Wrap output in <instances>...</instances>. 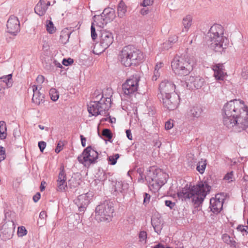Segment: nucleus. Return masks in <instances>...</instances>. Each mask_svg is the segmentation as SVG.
<instances>
[{"instance_id":"1","label":"nucleus","mask_w":248,"mask_h":248,"mask_svg":"<svg viewBox=\"0 0 248 248\" xmlns=\"http://www.w3.org/2000/svg\"><path fill=\"white\" fill-rule=\"evenodd\" d=\"M223 122L229 128L234 127L239 132L248 127V107L243 101L233 99L226 103L222 109Z\"/></svg>"},{"instance_id":"2","label":"nucleus","mask_w":248,"mask_h":248,"mask_svg":"<svg viewBox=\"0 0 248 248\" xmlns=\"http://www.w3.org/2000/svg\"><path fill=\"white\" fill-rule=\"evenodd\" d=\"M211 189L207 181H200L195 186H191L186 185L177 193V196L182 201L191 199L193 204L198 206L202 203Z\"/></svg>"},{"instance_id":"3","label":"nucleus","mask_w":248,"mask_h":248,"mask_svg":"<svg viewBox=\"0 0 248 248\" xmlns=\"http://www.w3.org/2000/svg\"><path fill=\"white\" fill-rule=\"evenodd\" d=\"M94 100L91 101L88 105V111L93 116L98 115H107L108 111L110 107L111 99L110 97H104L103 94L96 90L93 95Z\"/></svg>"},{"instance_id":"4","label":"nucleus","mask_w":248,"mask_h":248,"mask_svg":"<svg viewBox=\"0 0 248 248\" xmlns=\"http://www.w3.org/2000/svg\"><path fill=\"white\" fill-rule=\"evenodd\" d=\"M223 34V28L219 24L213 25L207 33L211 42L210 47L216 52H221L228 44V40Z\"/></svg>"},{"instance_id":"5","label":"nucleus","mask_w":248,"mask_h":248,"mask_svg":"<svg viewBox=\"0 0 248 248\" xmlns=\"http://www.w3.org/2000/svg\"><path fill=\"white\" fill-rule=\"evenodd\" d=\"M143 58L141 51L132 45L124 47L118 55V60L125 67L135 66L140 62Z\"/></svg>"},{"instance_id":"6","label":"nucleus","mask_w":248,"mask_h":248,"mask_svg":"<svg viewBox=\"0 0 248 248\" xmlns=\"http://www.w3.org/2000/svg\"><path fill=\"white\" fill-rule=\"evenodd\" d=\"M171 67L175 74L186 76L193 70V62L187 57L177 56L171 62Z\"/></svg>"},{"instance_id":"7","label":"nucleus","mask_w":248,"mask_h":248,"mask_svg":"<svg viewBox=\"0 0 248 248\" xmlns=\"http://www.w3.org/2000/svg\"><path fill=\"white\" fill-rule=\"evenodd\" d=\"M114 211L113 203L106 200L96 207L95 218L98 221H109L111 220Z\"/></svg>"},{"instance_id":"8","label":"nucleus","mask_w":248,"mask_h":248,"mask_svg":"<svg viewBox=\"0 0 248 248\" xmlns=\"http://www.w3.org/2000/svg\"><path fill=\"white\" fill-rule=\"evenodd\" d=\"M113 36L111 32L102 30L100 34V41L96 43L94 46L93 53L99 54L103 52L113 43Z\"/></svg>"},{"instance_id":"9","label":"nucleus","mask_w":248,"mask_h":248,"mask_svg":"<svg viewBox=\"0 0 248 248\" xmlns=\"http://www.w3.org/2000/svg\"><path fill=\"white\" fill-rule=\"evenodd\" d=\"M166 174L160 170H155L154 171H149L145 179L150 186L158 188L166 183Z\"/></svg>"},{"instance_id":"10","label":"nucleus","mask_w":248,"mask_h":248,"mask_svg":"<svg viewBox=\"0 0 248 248\" xmlns=\"http://www.w3.org/2000/svg\"><path fill=\"white\" fill-rule=\"evenodd\" d=\"M98 158V153L91 146H89L78 156V160L85 166L86 164L90 165L95 163Z\"/></svg>"},{"instance_id":"11","label":"nucleus","mask_w":248,"mask_h":248,"mask_svg":"<svg viewBox=\"0 0 248 248\" xmlns=\"http://www.w3.org/2000/svg\"><path fill=\"white\" fill-rule=\"evenodd\" d=\"M140 80V76L137 74L133 75L127 79L122 85L124 94L125 95H130L136 92L138 90Z\"/></svg>"},{"instance_id":"12","label":"nucleus","mask_w":248,"mask_h":248,"mask_svg":"<svg viewBox=\"0 0 248 248\" xmlns=\"http://www.w3.org/2000/svg\"><path fill=\"white\" fill-rule=\"evenodd\" d=\"M162 102L163 106L169 110L175 109L179 104V96L176 93H173L158 98Z\"/></svg>"},{"instance_id":"13","label":"nucleus","mask_w":248,"mask_h":248,"mask_svg":"<svg viewBox=\"0 0 248 248\" xmlns=\"http://www.w3.org/2000/svg\"><path fill=\"white\" fill-rule=\"evenodd\" d=\"M175 86L171 81L165 80L162 81L159 85V93L157 94L158 98H163L166 95H170L175 93Z\"/></svg>"},{"instance_id":"14","label":"nucleus","mask_w":248,"mask_h":248,"mask_svg":"<svg viewBox=\"0 0 248 248\" xmlns=\"http://www.w3.org/2000/svg\"><path fill=\"white\" fill-rule=\"evenodd\" d=\"M203 113V108L199 104L190 105L187 109L186 117L189 120H194L201 117Z\"/></svg>"},{"instance_id":"15","label":"nucleus","mask_w":248,"mask_h":248,"mask_svg":"<svg viewBox=\"0 0 248 248\" xmlns=\"http://www.w3.org/2000/svg\"><path fill=\"white\" fill-rule=\"evenodd\" d=\"M7 31L16 36L20 31V22L18 18L13 15L10 16L6 24Z\"/></svg>"},{"instance_id":"16","label":"nucleus","mask_w":248,"mask_h":248,"mask_svg":"<svg viewBox=\"0 0 248 248\" xmlns=\"http://www.w3.org/2000/svg\"><path fill=\"white\" fill-rule=\"evenodd\" d=\"M204 83V79L200 76H190L186 80L187 87L189 89L201 88Z\"/></svg>"},{"instance_id":"17","label":"nucleus","mask_w":248,"mask_h":248,"mask_svg":"<svg viewBox=\"0 0 248 248\" xmlns=\"http://www.w3.org/2000/svg\"><path fill=\"white\" fill-rule=\"evenodd\" d=\"M90 202L89 197L88 193L83 194L78 196L75 200V203L78 208L79 212H84Z\"/></svg>"},{"instance_id":"18","label":"nucleus","mask_w":248,"mask_h":248,"mask_svg":"<svg viewBox=\"0 0 248 248\" xmlns=\"http://www.w3.org/2000/svg\"><path fill=\"white\" fill-rule=\"evenodd\" d=\"M217 196H222V194H217L215 198H212L210 201V208L211 210L214 213L220 212L223 207V202L218 200L217 199Z\"/></svg>"},{"instance_id":"19","label":"nucleus","mask_w":248,"mask_h":248,"mask_svg":"<svg viewBox=\"0 0 248 248\" xmlns=\"http://www.w3.org/2000/svg\"><path fill=\"white\" fill-rule=\"evenodd\" d=\"M212 69L214 71V77L217 80H223L227 76L222 63H218L213 65Z\"/></svg>"},{"instance_id":"20","label":"nucleus","mask_w":248,"mask_h":248,"mask_svg":"<svg viewBox=\"0 0 248 248\" xmlns=\"http://www.w3.org/2000/svg\"><path fill=\"white\" fill-rule=\"evenodd\" d=\"M13 234L12 228L9 227L8 224H3L0 229V237L1 240L6 241L10 239Z\"/></svg>"},{"instance_id":"21","label":"nucleus","mask_w":248,"mask_h":248,"mask_svg":"<svg viewBox=\"0 0 248 248\" xmlns=\"http://www.w3.org/2000/svg\"><path fill=\"white\" fill-rule=\"evenodd\" d=\"M115 17V11L114 9H112V12H110L109 14L107 15L105 17H102V18H99V19L101 20V25H99V26H103L104 25H106L108 22H110L113 20Z\"/></svg>"},{"instance_id":"22","label":"nucleus","mask_w":248,"mask_h":248,"mask_svg":"<svg viewBox=\"0 0 248 248\" xmlns=\"http://www.w3.org/2000/svg\"><path fill=\"white\" fill-rule=\"evenodd\" d=\"M126 6L124 2L121 0L118 4L117 6V14L118 17L122 18L125 16L126 12Z\"/></svg>"},{"instance_id":"23","label":"nucleus","mask_w":248,"mask_h":248,"mask_svg":"<svg viewBox=\"0 0 248 248\" xmlns=\"http://www.w3.org/2000/svg\"><path fill=\"white\" fill-rule=\"evenodd\" d=\"M32 101L35 104L39 105L44 102V94L40 92L33 94Z\"/></svg>"},{"instance_id":"24","label":"nucleus","mask_w":248,"mask_h":248,"mask_svg":"<svg viewBox=\"0 0 248 248\" xmlns=\"http://www.w3.org/2000/svg\"><path fill=\"white\" fill-rule=\"evenodd\" d=\"M152 225L155 230V231L159 234L162 229L163 226L160 223V221L158 218H154L151 220Z\"/></svg>"},{"instance_id":"25","label":"nucleus","mask_w":248,"mask_h":248,"mask_svg":"<svg viewBox=\"0 0 248 248\" xmlns=\"http://www.w3.org/2000/svg\"><path fill=\"white\" fill-rule=\"evenodd\" d=\"M0 82L5 83L7 88L12 87L13 82L12 80V74H10L0 77Z\"/></svg>"},{"instance_id":"26","label":"nucleus","mask_w":248,"mask_h":248,"mask_svg":"<svg viewBox=\"0 0 248 248\" xmlns=\"http://www.w3.org/2000/svg\"><path fill=\"white\" fill-rule=\"evenodd\" d=\"M192 17L190 15H187L182 20V24L186 31H187L192 25Z\"/></svg>"},{"instance_id":"27","label":"nucleus","mask_w":248,"mask_h":248,"mask_svg":"<svg viewBox=\"0 0 248 248\" xmlns=\"http://www.w3.org/2000/svg\"><path fill=\"white\" fill-rule=\"evenodd\" d=\"M47 10L46 6H42L40 3H37L34 8V11L39 16H44Z\"/></svg>"},{"instance_id":"28","label":"nucleus","mask_w":248,"mask_h":248,"mask_svg":"<svg viewBox=\"0 0 248 248\" xmlns=\"http://www.w3.org/2000/svg\"><path fill=\"white\" fill-rule=\"evenodd\" d=\"M206 160L202 159L201 160L199 161L197 164L196 167L197 170L201 174L203 173L206 166Z\"/></svg>"},{"instance_id":"29","label":"nucleus","mask_w":248,"mask_h":248,"mask_svg":"<svg viewBox=\"0 0 248 248\" xmlns=\"http://www.w3.org/2000/svg\"><path fill=\"white\" fill-rule=\"evenodd\" d=\"M6 126L4 121H0V139L4 140L6 137Z\"/></svg>"},{"instance_id":"30","label":"nucleus","mask_w":248,"mask_h":248,"mask_svg":"<svg viewBox=\"0 0 248 248\" xmlns=\"http://www.w3.org/2000/svg\"><path fill=\"white\" fill-rule=\"evenodd\" d=\"M57 191L62 192L65 190L67 188V183L66 180H57Z\"/></svg>"},{"instance_id":"31","label":"nucleus","mask_w":248,"mask_h":248,"mask_svg":"<svg viewBox=\"0 0 248 248\" xmlns=\"http://www.w3.org/2000/svg\"><path fill=\"white\" fill-rule=\"evenodd\" d=\"M49 95L51 99L54 101H57L59 97L58 92L54 88H51L49 91Z\"/></svg>"},{"instance_id":"32","label":"nucleus","mask_w":248,"mask_h":248,"mask_svg":"<svg viewBox=\"0 0 248 248\" xmlns=\"http://www.w3.org/2000/svg\"><path fill=\"white\" fill-rule=\"evenodd\" d=\"M46 31L51 34L53 33L56 30L53 22L50 20H46Z\"/></svg>"},{"instance_id":"33","label":"nucleus","mask_w":248,"mask_h":248,"mask_svg":"<svg viewBox=\"0 0 248 248\" xmlns=\"http://www.w3.org/2000/svg\"><path fill=\"white\" fill-rule=\"evenodd\" d=\"M103 136L108 139V141H110L112 138V133L110 130L108 128L104 129L102 132Z\"/></svg>"},{"instance_id":"34","label":"nucleus","mask_w":248,"mask_h":248,"mask_svg":"<svg viewBox=\"0 0 248 248\" xmlns=\"http://www.w3.org/2000/svg\"><path fill=\"white\" fill-rule=\"evenodd\" d=\"M222 239L226 244L231 245V246H234L235 244V242L231 239L230 236L227 234H224L222 235Z\"/></svg>"},{"instance_id":"35","label":"nucleus","mask_w":248,"mask_h":248,"mask_svg":"<svg viewBox=\"0 0 248 248\" xmlns=\"http://www.w3.org/2000/svg\"><path fill=\"white\" fill-rule=\"evenodd\" d=\"M120 155L118 154H116L113 155H110L108 157V160L109 164L114 165L117 162V160L119 158Z\"/></svg>"},{"instance_id":"36","label":"nucleus","mask_w":248,"mask_h":248,"mask_svg":"<svg viewBox=\"0 0 248 248\" xmlns=\"http://www.w3.org/2000/svg\"><path fill=\"white\" fill-rule=\"evenodd\" d=\"M27 233V231L24 226H20L18 228L17 234L19 237H23Z\"/></svg>"},{"instance_id":"37","label":"nucleus","mask_w":248,"mask_h":248,"mask_svg":"<svg viewBox=\"0 0 248 248\" xmlns=\"http://www.w3.org/2000/svg\"><path fill=\"white\" fill-rule=\"evenodd\" d=\"M66 174H65L64 169H63V168H61L60 171L59 173L58 178L57 180H60L61 181L62 180H66Z\"/></svg>"},{"instance_id":"38","label":"nucleus","mask_w":248,"mask_h":248,"mask_svg":"<svg viewBox=\"0 0 248 248\" xmlns=\"http://www.w3.org/2000/svg\"><path fill=\"white\" fill-rule=\"evenodd\" d=\"M139 239L140 242H144L145 243L147 239V232L144 231H140L139 233Z\"/></svg>"},{"instance_id":"39","label":"nucleus","mask_w":248,"mask_h":248,"mask_svg":"<svg viewBox=\"0 0 248 248\" xmlns=\"http://www.w3.org/2000/svg\"><path fill=\"white\" fill-rule=\"evenodd\" d=\"M5 149L2 146H0V162L5 159Z\"/></svg>"},{"instance_id":"40","label":"nucleus","mask_w":248,"mask_h":248,"mask_svg":"<svg viewBox=\"0 0 248 248\" xmlns=\"http://www.w3.org/2000/svg\"><path fill=\"white\" fill-rule=\"evenodd\" d=\"M112 8H110L109 7L105 8L102 13L101 14L100 16H98L99 18H102V17H105L107 15L109 14L110 12H112Z\"/></svg>"},{"instance_id":"41","label":"nucleus","mask_w":248,"mask_h":248,"mask_svg":"<svg viewBox=\"0 0 248 248\" xmlns=\"http://www.w3.org/2000/svg\"><path fill=\"white\" fill-rule=\"evenodd\" d=\"M91 36L93 40H94L97 37V33L95 31V28L93 25V23L91 28Z\"/></svg>"},{"instance_id":"42","label":"nucleus","mask_w":248,"mask_h":248,"mask_svg":"<svg viewBox=\"0 0 248 248\" xmlns=\"http://www.w3.org/2000/svg\"><path fill=\"white\" fill-rule=\"evenodd\" d=\"M74 60L71 58L63 59L62 62V64L66 66L72 64Z\"/></svg>"},{"instance_id":"43","label":"nucleus","mask_w":248,"mask_h":248,"mask_svg":"<svg viewBox=\"0 0 248 248\" xmlns=\"http://www.w3.org/2000/svg\"><path fill=\"white\" fill-rule=\"evenodd\" d=\"M154 0H143L140 5L143 7L152 5L153 4Z\"/></svg>"},{"instance_id":"44","label":"nucleus","mask_w":248,"mask_h":248,"mask_svg":"<svg viewBox=\"0 0 248 248\" xmlns=\"http://www.w3.org/2000/svg\"><path fill=\"white\" fill-rule=\"evenodd\" d=\"M165 205L169 207L170 209H172L175 205V203L170 200L165 201Z\"/></svg>"},{"instance_id":"45","label":"nucleus","mask_w":248,"mask_h":248,"mask_svg":"<svg viewBox=\"0 0 248 248\" xmlns=\"http://www.w3.org/2000/svg\"><path fill=\"white\" fill-rule=\"evenodd\" d=\"M173 126V121L170 120L166 122L165 127L166 130L170 129Z\"/></svg>"},{"instance_id":"46","label":"nucleus","mask_w":248,"mask_h":248,"mask_svg":"<svg viewBox=\"0 0 248 248\" xmlns=\"http://www.w3.org/2000/svg\"><path fill=\"white\" fill-rule=\"evenodd\" d=\"M99 173H100L101 175L97 177L98 179L100 181H105L107 179V176L106 175L105 173L104 172L103 170H102L101 171L99 170Z\"/></svg>"},{"instance_id":"47","label":"nucleus","mask_w":248,"mask_h":248,"mask_svg":"<svg viewBox=\"0 0 248 248\" xmlns=\"http://www.w3.org/2000/svg\"><path fill=\"white\" fill-rule=\"evenodd\" d=\"M178 37L176 35H173L170 36L169 40H168V42H169L170 44H173L174 43H176L178 41Z\"/></svg>"},{"instance_id":"48","label":"nucleus","mask_w":248,"mask_h":248,"mask_svg":"<svg viewBox=\"0 0 248 248\" xmlns=\"http://www.w3.org/2000/svg\"><path fill=\"white\" fill-rule=\"evenodd\" d=\"M38 147L40 151L43 153L46 147V143L43 141H39L38 142Z\"/></svg>"},{"instance_id":"49","label":"nucleus","mask_w":248,"mask_h":248,"mask_svg":"<svg viewBox=\"0 0 248 248\" xmlns=\"http://www.w3.org/2000/svg\"><path fill=\"white\" fill-rule=\"evenodd\" d=\"M151 196L150 194L145 193L144 194V200H143V203L144 204H147L149 202Z\"/></svg>"},{"instance_id":"50","label":"nucleus","mask_w":248,"mask_h":248,"mask_svg":"<svg viewBox=\"0 0 248 248\" xmlns=\"http://www.w3.org/2000/svg\"><path fill=\"white\" fill-rule=\"evenodd\" d=\"M159 76L160 73L159 72V70L155 69L154 72V75L152 77V80L154 81L156 80V79Z\"/></svg>"},{"instance_id":"51","label":"nucleus","mask_w":248,"mask_h":248,"mask_svg":"<svg viewBox=\"0 0 248 248\" xmlns=\"http://www.w3.org/2000/svg\"><path fill=\"white\" fill-rule=\"evenodd\" d=\"M233 176V172L231 171L230 173H227L225 175L224 179L229 181H232V178Z\"/></svg>"},{"instance_id":"52","label":"nucleus","mask_w":248,"mask_h":248,"mask_svg":"<svg viewBox=\"0 0 248 248\" xmlns=\"http://www.w3.org/2000/svg\"><path fill=\"white\" fill-rule=\"evenodd\" d=\"M171 44H170L169 42L167 41L163 44V48L164 49H168L171 47Z\"/></svg>"},{"instance_id":"53","label":"nucleus","mask_w":248,"mask_h":248,"mask_svg":"<svg viewBox=\"0 0 248 248\" xmlns=\"http://www.w3.org/2000/svg\"><path fill=\"white\" fill-rule=\"evenodd\" d=\"M44 80H45V78L44 76H43L42 75H39L36 79V81H37V82L38 83H41V84L43 83V82L44 81Z\"/></svg>"},{"instance_id":"54","label":"nucleus","mask_w":248,"mask_h":248,"mask_svg":"<svg viewBox=\"0 0 248 248\" xmlns=\"http://www.w3.org/2000/svg\"><path fill=\"white\" fill-rule=\"evenodd\" d=\"M47 217L46 213L45 211H42L39 214V218L41 219H46Z\"/></svg>"},{"instance_id":"55","label":"nucleus","mask_w":248,"mask_h":248,"mask_svg":"<svg viewBox=\"0 0 248 248\" xmlns=\"http://www.w3.org/2000/svg\"><path fill=\"white\" fill-rule=\"evenodd\" d=\"M40 197H41L40 193L39 192H37V193H36V194L35 195L33 196V200L35 202H36L40 199Z\"/></svg>"},{"instance_id":"56","label":"nucleus","mask_w":248,"mask_h":248,"mask_svg":"<svg viewBox=\"0 0 248 248\" xmlns=\"http://www.w3.org/2000/svg\"><path fill=\"white\" fill-rule=\"evenodd\" d=\"M149 10L148 9H146V8H143L141 9L140 10V13L143 15V16H144V15H146L147 14H148L149 13Z\"/></svg>"},{"instance_id":"57","label":"nucleus","mask_w":248,"mask_h":248,"mask_svg":"<svg viewBox=\"0 0 248 248\" xmlns=\"http://www.w3.org/2000/svg\"><path fill=\"white\" fill-rule=\"evenodd\" d=\"M80 137L82 146L84 147L86 146V138H85L83 135H80Z\"/></svg>"},{"instance_id":"58","label":"nucleus","mask_w":248,"mask_h":248,"mask_svg":"<svg viewBox=\"0 0 248 248\" xmlns=\"http://www.w3.org/2000/svg\"><path fill=\"white\" fill-rule=\"evenodd\" d=\"M126 137H127V138L129 140H132V134H131L130 130H129V129L126 130Z\"/></svg>"},{"instance_id":"59","label":"nucleus","mask_w":248,"mask_h":248,"mask_svg":"<svg viewBox=\"0 0 248 248\" xmlns=\"http://www.w3.org/2000/svg\"><path fill=\"white\" fill-rule=\"evenodd\" d=\"M62 145L60 144V143H58L57 144V147L55 149V152L57 153H59L62 150Z\"/></svg>"},{"instance_id":"60","label":"nucleus","mask_w":248,"mask_h":248,"mask_svg":"<svg viewBox=\"0 0 248 248\" xmlns=\"http://www.w3.org/2000/svg\"><path fill=\"white\" fill-rule=\"evenodd\" d=\"M32 91L33 92V94H35V93L40 92L39 90H38V87L36 85H33L32 87Z\"/></svg>"},{"instance_id":"61","label":"nucleus","mask_w":248,"mask_h":248,"mask_svg":"<svg viewBox=\"0 0 248 248\" xmlns=\"http://www.w3.org/2000/svg\"><path fill=\"white\" fill-rule=\"evenodd\" d=\"M163 64L162 62H159L156 63L155 67V69L159 70V69L163 66Z\"/></svg>"},{"instance_id":"62","label":"nucleus","mask_w":248,"mask_h":248,"mask_svg":"<svg viewBox=\"0 0 248 248\" xmlns=\"http://www.w3.org/2000/svg\"><path fill=\"white\" fill-rule=\"evenodd\" d=\"M237 230H239L241 232H247V230L244 228V226L243 225H239L237 228Z\"/></svg>"},{"instance_id":"63","label":"nucleus","mask_w":248,"mask_h":248,"mask_svg":"<svg viewBox=\"0 0 248 248\" xmlns=\"http://www.w3.org/2000/svg\"><path fill=\"white\" fill-rule=\"evenodd\" d=\"M43 184H45L46 182H44V181H42L41 182V186H40L41 191H43L45 188V186L43 185Z\"/></svg>"},{"instance_id":"64","label":"nucleus","mask_w":248,"mask_h":248,"mask_svg":"<svg viewBox=\"0 0 248 248\" xmlns=\"http://www.w3.org/2000/svg\"><path fill=\"white\" fill-rule=\"evenodd\" d=\"M54 63L55 65L57 67H59V68L62 67V65L61 63L57 62L55 60L54 61Z\"/></svg>"}]
</instances>
